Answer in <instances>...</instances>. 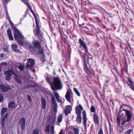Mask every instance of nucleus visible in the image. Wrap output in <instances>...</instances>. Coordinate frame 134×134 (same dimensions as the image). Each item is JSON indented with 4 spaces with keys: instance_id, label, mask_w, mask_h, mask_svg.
<instances>
[{
    "instance_id": "obj_24",
    "label": "nucleus",
    "mask_w": 134,
    "mask_h": 134,
    "mask_svg": "<svg viewBox=\"0 0 134 134\" xmlns=\"http://www.w3.org/2000/svg\"><path fill=\"white\" fill-rule=\"evenodd\" d=\"M76 113L77 114V116H80L81 111L80 110L78 106H76L75 108Z\"/></svg>"
},
{
    "instance_id": "obj_53",
    "label": "nucleus",
    "mask_w": 134,
    "mask_h": 134,
    "mask_svg": "<svg viewBox=\"0 0 134 134\" xmlns=\"http://www.w3.org/2000/svg\"><path fill=\"white\" fill-rule=\"evenodd\" d=\"M6 15H7V19H8V18H9V17H10L9 14H8V12L7 11L6 12Z\"/></svg>"
},
{
    "instance_id": "obj_31",
    "label": "nucleus",
    "mask_w": 134,
    "mask_h": 134,
    "mask_svg": "<svg viewBox=\"0 0 134 134\" xmlns=\"http://www.w3.org/2000/svg\"><path fill=\"white\" fill-rule=\"evenodd\" d=\"M39 133V130L38 129H35L33 130L32 134H38Z\"/></svg>"
},
{
    "instance_id": "obj_49",
    "label": "nucleus",
    "mask_w": 134,
    "mask_h": 134,
    "mask_svg": "<svg viewBox=\"0 0 134 134\" xmlns=\"http://www.w3.org/2000/svg\"><path fill=\"white\" fill-rule=\"evenodd\" d=\"M1 125L2 126H3L4 125V122L1 121Z\"/></svg>"
},
{
    "instance_id": "obj_13",
    "label": "nucleus",
    "mask_w": 134,
    "mask_h": 134,
    "mask_svg": "<svg viewBox=\"0 0 134 134\" xmlns=\"http://www.w3.org/2000/svg\"><path fill=\"white\" fill-rule=\"evenodd\" d=\"M11 47L13 50L14 51L18 53L21 52V51L19 49H18V46L17 44H12Z\"/></svg>"
},
{
    "instance_id": "obj_4",
    "label": "nucleus",
    "mask_w": 134,
    "mask_h": 134,
    "mask_svg": "<svg viewBox=\"0 0 134 134\" xmlns=\"http://www.w3.org/2000/svg\"><path fill=\"white\" fill-rule=\"evenodd\" d=\"M33 44L36 49L38 50L37 54H42L44 53L43 48L41 47L40 42L37 40H35L33 42Z\"/></svg>"
},
{
    "instance_id": "obj_12",
    "label": "nucleus",
    "mask_w": 134,
    "mask_h": 134,
    "mask_svg": "<svg viewBox=\"0 0 134 134\" xmlns=\"http://www.w3.org/2000/svg\"><path fill=\"white\" fill-rule=\"evenodd\" d=\"M93 120L94 122L96 124H99V118L97 114L95 113L93 115Z\"/></svg>"
},
{
    "instance_id": "obj_45",
    "label": "nucleus",
    "mask_w": 134,
    "mask_h": 134,
    "mask_svg": "<svg viewBox=\"0 0 134 134\" xmlns=\"http://www.w3.org/2000/svg\"><path fill=\"white\" fill-rule=\"evenodd\" d=\"M79 106L80 110H83V108L81 105L79 104Z\"/></svg>"
},
{
    "instance_id": "obj_26",
    "label": "nucleus",
    "mask_w": 134,
    "mask_h": 134,
    "mask_svg": "<svg viewBox=\"0 0 134 134\" xmlns=\"http://www.w3.org/2000/svg\"><path fill=\"white\" fill-rule=\"evenodd\" d=\"M15 103L14 101H12L10 102L9 104L8 107L11 108H13L15 106Z\"/></svg>"
},
{
    "instance_id": "obj_5",
    "label": "nucleus",
    "mask_w": 134,
    "mask_h": 134,
    "mask_svg": "<svg viewBox=\"0 0 134 134\" xmlns=\"http://www.w3.org/2000/svg\"><path fill=\"white\" fill-rule=\"evenodd\" d=\"M35 60L34 59L29 58L28 59L26 63V68L27 69H31L35 64Z\"/></svg>"
},
{
    "instance_id": "obj_61",
    "label": "nucleus",
    "mask_w": 134,
    "mask_h": 134,
    "mask_svg": "<svg viewBox=\"0 0 134 134\" xmlns=\"http://www.w3.org/2000/svg\"><path fill=\"white\" fill-rule=\"evenodd\" d=\"M3 2H7V0H3Z\"/></svg>"
},
{
    "instance_id": "obj_7",
    "label": "nucleus",
    "mask_w": 134,
    "mask_h": 134,
    "mask_svg": "<svg viewBox=\"0 0 134 134\" xmlns=\"http://www.w3.org/2000/svg\"><path fill=\"white\" fill-rule=\"evenodd\" d=\"M19 124L20 125L22 130H24L25 124V119L24 118L22 117L20 119L19 122Z\"/></svg>"
},
{
    "instance_id": "obj_14",
    "label": "nucleus",
    "mask_w": 134,
    "mask_h": 134,
    "mask_svg": "<svg viewBox=\"0 0 134 134\" xmlns=\"http://www.w3.org/2000/svg\"><path fill=\"white\" fill-rule=\"evenodd\" d=\"M14 36L16 40L18 42V44L21 46H23L24 45L23 42L21 40H19L18 35L16 33H15L14 34Z\"/></svg>"
},
{
    "instance_id": "obj_10",
    "label": "nucleus",
    "mask_w": 134,
    "mask_h": 134,
    "mask_svg": "<svg viewBox=\"0 0 134 134\" xmlns=\"http://www.w3.org/2000/svg\"><path fill=\"white\" fill-rule=\"evenodd\" d=\"M52 103L54 105V110L55 113H56L57 111L58 105L56 103L55 99L54 97H53L52 98Z\"/></svg>"
},
{
    "instance_id": "obj_51",
    "label": "nucleus",
    "mask_w": 134,
    "mask_h": 134,
    "mask_svg": "<svg viewBox=\"0 0 134 134\" xmlns=\"http://www.w3.org/2000/svg\"><path fill=\"white\" fill-rule=\"evenodd\" d=\"M107 41H108V40L107 39H106V41L105 39V40L104 42L105 44H106L107 46L108 45V43L107 42Z\"/></svg>"
},
{
    "instance_id": "obj_34",
    "label": "nucleus",
    "mask_w": 134,
    "mask_h": 134,
    "mask_svg": "<svg viewBox=\"0 0 134 134\" xmlns=\"http://www.w3.org/2000/svg\"><path fill=\"white\" fill-rule=\"evenodd\" d=\"M75 134H79V131L77 128H74L73 129Z\"/></svg>"
},
{
    "instance_id": "obj_30",
    "label": "nucleus",
    "mask_w": 134,
    "mask_h": 134,
    "mask_svg": "<svg viewBox=\"0 0 134 134\" xmlns=\"http://www.w3.org/2000/svg\"><path fill=\"white\" fill-rule=\"evenodd\" d=\"M74 90L76 93V94H77V95L79 97H80V93H79V92L77 90V89L76 88H74Z\"/></svg>"
},
{
    "instance_id": "obj_33",
    "label": "nucleus",
    "mask_w": 134,
    "mask_h": 134,
    "mask_svg": "<svg viewBox=\"0 0 134 134\" xmlns=\"http://www.w3.org/2000/svg\"><path fill=\"white\" fill-rule=\"evenodd\" d=\"M54 127L53 125H52L51 126V130L52 134H54Z\"/></svg>"
},
{
    "instance_id": "obj_22",
    "label": "nucleus",
    "mask_w": 134,
    "mask_h": 134,
    "mask_svg": "<svg viewBox=\"0 0 134 134\" xmlns=\"http://www.w3.org/2000/svg\"><path fill=\"white\" fill-rule=\"evenodd\" d=\"M82 117L81 116H77L76 120L77 122L79 124H80L81 122Z\"/></svg>"
},
{
    "instance_id": "obj_15",
    "label": "nucleus",
    "mask_w": 134,
    "mask_h": 134,
    "mask_svg": "<svg viewBox=\"0 0 134 134\" xmlns=\"http://www.w3.org/2000/svg\"><path fill=\"white\" fill-rule=\"evenodd\" d=\"M82 113L83 114V124L84 125V126L86 127L87 125L86 122L87 121L86 114L85 111H83L82 112Z\"/></svg>"
},
{
    "instance_id": "obj_37",
    "label": "nucleus",
    "mask_w": 134,
    "mask_h": 134,
    "mask_svg": "<svg viewBox=\"0 0 134 134\" xmlns=\"http://www.w3.org/2000/svg\"><path fill=\"white\" fill-rule=\"evenodd\" d=\"M24 68L25 66L23 65H20L19 66V69L21 71H23L24 70Z\"/></svg>"
},
{
    "instance_id": "obj_48",
    "label": "nucleus",
    "mask_w": 134,
    "mask_h": 134,
    "mask_svg": "<svg viewBox=\"0 0 134 134\" xmlns=\"http://www.w3.org/2000/svg\"><path fill=\"white\" fill-rule=\"evenodd\" d=\"M58 102L59 103H61L62 102V100L61 99H59V98L56 99Z\"/></svg>"
},
{
    "instance_id": "obj_40",
    "label": "nucleus",
    "mask_w": 134,
    "mask_h": 134,
    "mask_svg": "<svg viewBox=\"0 0 134 134\" xmlns=\"http://www.w3.org/2000/svg\"><path fill=\"white\" fill-rule=\"evenodd\" d=\"M54 95L56 99L59 98V96L58 93L56 92L55 93Z\"/></svg>"
},
{
    "instance_id": "obj_42",
    "label": "nucleus",
    "mask_w": 134,
    "mask_h": 134,
    "mask_svg": "<svg viewBox=\"0 0 134 134\" xmlns=\"http://www.w3.org/2000/svg\"><path fill=\"white\" fill-rule=\"evenodd\" d=\"M35 87V86L34 85H29L28 86H26L25 87L26 88H31V87Z\"/></svg>"
},
{
    "instance_id": "obj_1",
    "label": "nucleus",
    "mask_w": 134,
    "mask_h": 134,
    "mask_svg": "<svg viewBox=\"0 0 134 134\" xmlns=\"http://www.w3.org/2000/svg\"><path fill=\"white\" fill-rule=\"evenodd\" d=\"M45 79L46 82L49 84L53 91H55L60 90L62 88L63 84L59 77L53 78L52 77L47 75Z\"/></svg>"
},
{
    "instance_id": "obj_23",
    "label": "nucleus",
    "mask_w": 134,
    "mask_h": 134,
    "mask_svg": "<svg viewBox=\"0 0 134 134\" xmlns=\"http://www.w3.org/2000/svg\"><path fill=\"white\" fill-rule=\"evenodd\" d=\"M79 44L81 45L83 47L86 46V44L83 41L81 38H80L79 40Z\"/></svg>"
},
{
    "instance_id": "obj_50",
    "label": "nucleus",
    "mask_w": 134,
    "mask_h": 134,
    "mask_svg": "<svg viewBox=\"0 0 134 134\" xmlns=\"http://www.w3.org/2000/svg\"><path fill=\"white\" fill-rule=\"evenodd\" d=\"M55 120H56V118L55 117H54L52 122V123L53 124H54L55 123Z\"/></svg>"
},
{
    "instance_id": "obj_27",
    "label": "nucleus",
    "mask_w": 134,
    "mask_h": 134,
    "mask_svg": "<svg viewBox=\"0 0 134 134\" xmlns=\"http://www.w3.org/2000/svg\"><path fill=\"white\" fill-rule=\"evenodd\" d=\"M8 109L6 108H2L1 110V115H2Z\"/></svg>"
},
{
    "instance_id": "obj_8",
    "label": "nucleus",
    "mask_w": 134,
    "mask_h": 134,
    "mask_svg": "<svg viewBox=\"0 0 134 134\" xmlns=\"http://www.w3.org/2000/svg\"><path fill=\"white\" fill-rule=\"evenodd\" d=\"M11 89L9 86L5 85L3 84L0 85V89L3 92H8Z\"/></svg>"
},
{
    "instance_id": "obj_38",
    "label": "nucleus",
    "mask_w": 134,
    "mask_h": 134,
    "mask_svg": "<svg viewBox=\"0 0 134 134\" xmlns=\"http://www.w3.org/2000/svg\"><path fill=\"white\" fill-rule=\"evenodd\" d=\"M83 48L85 49V52L87 54H89L90 55V54L88 52V48H87V46H86L85 47H83Z\"/></svg>"
},
{
    "instance_id": "obj_46",
    "label": "nucleus",
    "mask_w": 134,
    "mask_h": 134,
    "mask_svg": "<svg viewBox=\"0 0 134 134\" xmlns=\"http://www.w3.org/2000/svg\"><path fill=\"white\" fill-rule=\"evenodd\" d=\"M130 87L132 90L134 91V86H133V84L131 85V86H130Z\"/></svg>"
},
{
    "instance_id": "obj_2",
    "label": "nucleus",
    "mask_w": 134,
    "mask_h": 134,
    "mask_svg": "<svg viewBox=\"0 0 134 134\" xmlns=\"http://www.w3.org/2000/svg\"><path fill=\"white\" fill-rule=\"evenodd\" d=\"M4 74L6 76V79L7 81H8L10 80L12 75H13L18 77L17 78H16V80L17 82L19 84L21 83V80L19 78L14 70L12 69L11 70L5 71H4Z\"/></svg>"
},
{
    "instance_id": "obj_47",
    "label": "nucleus",
    "mask_w": 134,
    "mask_h": 134,
    "mask_svg": "<svg viewBox=\"0 0 134 134\" xmlns=\"http://www.w3.org/2000/svg\"><path fill=\"white\" fill-rule=\"evenodd\" d=\"M3 50L4 52H8L9 51L8 48H4L3 49Z\"/></svg>"
},
{
    "instance_id": "obj_29",
    "label": "nucleus",
    "mask_w": 134,
    "mask_h": 134,
    "mask_svg": "<svg viewBox=\"0 0 134 134\" xmlns=\"http://www.w3.org/2000/svg\"><path fill=\"white\" fill-rule=\"evenodd\" d=\"M84 69L86 73H88V68L87 67V64L86 63H85L84 65Z\"/></svg>"
},
{
    "instance_id": "obj_25",
    "label": "nucleus",
    "mask_w": 134,
    "mask_h": 134,
    "mask_svg": "<svg viewBox=\"0 0 134 134\" xmlns=\"http://www.w3.org/2000/svg\"><path fill=\"white\" fill-rule=\"evenodd\" d=\"M63 115L62 114L59 115L57 118L58 122L60 123L62 121Z\"/></svg>"
},
{
    "instance_id": "obj_9",
    "label": "nucleus",
    "mask_w": 134,
    "mask_h": 134,
    "mask_svg": "<svg viewBox=\"0 0 134 134\" xmlns=\"http://www.w3.org/2000/svg\"><path fill=\"white\" fill-rule=\"evenodd\" d=\"M15 29L16 30L14 32H15L14 33H16L17 35H18V37H19V39L20 40H24L25 39L24 37L23 36V35L22 34V33L20 32L19 30L18 29H16L15 28Z\"/></svg>"
},
{
    "instance_id": "obj_64",
    "label": "nucleus",
    "mask_w": 134,
    "mask_h": 134,
    "mask_svg": "<svg viewBox=\"0 0 134 134\" xmlns=\"http://www.w3.org/2000/svg\"><path fill=\"white\" fill-rule=\"evenodd\" d=\"M93 56H92L90 58V59H92L93 58Z\"/></svg>"
},
{
    "instance_id": "obj_59",
    "label": "nucleus",
    "mask_w": 134,
    "mask_h": 134,
    "mask_svg": "<svg viewBox=\"0 0 134 134\" xmlns=\"http://www.w3.org/2000/svg\"><path fill=\"white\" fill-rule=\"evenodd\" d=\"M59 134H63V132L62 131H61L60 132Z\"/></svg>"
},
{
    "instance_id": "obj_52",
    "label": "nucleus",
    "mask_w": 134,
    "mask_h": 134,
    "mask_svg": "<svg viewBox=\"0 0 134 134\" xmlns=\"http://www.w3.org/2000/svg\"><path fill=\"white\" fill-rule=\"evenodd\" d=\"M6 119L5 116H4L3 118H1V121L4 122Z\"/></svg>"
},
{
    "instance_id": "obj_20",
    "label": "nucleus",
    "mask_w": 134,
    "mask_h": 134,
    "mask_svg": "<svg viewBox=\"0 0 134 134\" xmlns=\"http://www.w3.org/2000/svg\"><path fill=\"white\" fill-rule=\"evenodd\" d=\"M8 18H8V20L9 21L10 23L11 26L13 28L14 31H15L16 30H15V28L16 29H17V28L14 26V24H13V23L12 22V21H11V20H10V17H9Z\"/></svg>"
},
{
    "instance_id": "obj_6",
    "label": "nucleus",
    "mask_w": 134,
    "mask_h": 134,
    "mask_svg": "<svg viewBox=\"0 0 134 134\" xmlns=\"http://www.w3.org/2000/svg\"><path fill=\"white\" fill-rule=\"evenodd\" d=\"M36 23V29L35 30H34V32L35 34V36H39L40 35V29L38 26V22L37 20L35 18Z\"/></svg>"
},
{
    "instance_id": "obj_44",
    "label": "nucleus",
    "mask_w": 134,
    "mask_h": 134,
    "mask_svg": "<svg viewBox=\"0 0 134 134\" xmlns=\"http://www.w3.org/2000/svg\"><path fill=\"white\" fill-rule=\"evenodd\" d=\"M128 81L130 83L131 85L133 84V82H132L130 78H128Z\"/></svg>"
},
{
    "instance_id": "obj_56",
    "label": "nucleus",
    "mask_w": 134,
    "mask_h": 134,
    "mask_svg": "<svg viewBox=\"0 0 134 134\" xmlns=\"http://www.w3.org/2000/svg\"><path fill=\"white\" fill-rule=\"evenodd\" d=\"M127 44H128V47H129V48L130 49H131V48L130 47V44L128 42H127Z\"/></svg>"
},
{
    "instance_id": "obj_19",
    "label": "nucleus",
    "mask_w": 134,
    "mask_h": 134,
    "mask_svg": "<svg viewBox=\"0 0 134 134\" xmlns=\"http://www.w3.org/2000/svg\"><path fill=\"white\" fill-rule=\"evenodd\" d=\"M28 48L29 50L31 52L34 53H35L37 52L36 49L34 47L32 46H29Z\"/></svg>"
},
{
    "instance_id": "obj_57",
    "label": "nucleus",
    "mask_w": 134,
    "mask_h": 134,
    "mask_svg": "<svg viewBox=\"0 0 134 134\" xmlns=\"http://www.w3.org/2000/svg\"><path fill=\"white\" fill-rule=\"evenodd\" d=\"M122 111V110H121V109H120V111H119V113H118V115H119L121 112Z\"/></svg>"
},
{
    "instance_id": "obj_55",
    "label": "nucleus",
    "mask_w": 134,
    "mask_h": 134,
    "mask_svg": "<svg viewBox=\"0 0 134 134\" xmlns=\"http://www.w3.org/2000/svg\"><path fill=\"white\" fill-rule=\"evenodd\" d=\"M4 57V55L2 54H1L0 57L1 58H3Z\"/></svg>"
},
{
    "instance_id": "obj_32",
    "label": "nucleus",
    "mask_w": 134,
    "mask_h": 134,
    "mask_svg": "<svg viewBox=\"0 0 134 134\" xmlns=\"http://www.w3.org/2000/svg\"><path fill=\"white\" fill-rule=\"evenodd\" d=\"M132 130V129L128 130L124 132V134H131Z\"/></svg>"
},
{
    "instance_id": "obj_18",
    "label": "nucleus",
    "mask_w": 134,
    "mask_h": 134,
    "mask_svg": "<svg viewBox=\"0 0 134 134\" xmlns=\"http://www.w3.org/2000/svg\"><path fill=\"white\" fill-rule=\"evenodd\" d=\"M41 100L42 103V108L43 109H44L46 107V100L43 97H42Z\"/></svg>"
},
{
    "instance_id": "obj_41",
    "label": "nucleus",
    "mask_w": 134,
    "mask_h": 134,
    "mask_svg": "<svg viewBox=\"0 0 134 134\" xmlns=\"http://www.w3.org/2000/svg\"><path fill=\"white\" fill-rule=\"evenodd\" d=\"M27 99L30 102H32V99L31 96L30 95H28L27 96Z\"/></svg>"
},
{
    "instance_id": "obj_62",
    "label": "nucleus",
    "mask_w": 134,
    "mask_h": 134,
    "mask_svg": "<svg viewBox=\"0 0 134 134\" xmlns=\"http://www.w3.org/2000/svg\"><path fill=\"white\" fill-rule=\"evenodd\" d=\"M116 73H117V74H119V72H118V71L117 70H116Z\"/></svg>"
},
{
    "instance_id": "obj_3",
    "label": "nucleus",
    "mask_w": 134,
    "mask_h": 134,
    "mask_svg": "<svg viewBox=\"0 0 134 134\" xmlns=\"http://www.w3.org/2000/svg\"><path fill=\"white\" fill-rule=\"evenodd\" d=\"M123 110L125 112L126 116L127 117V119L126 120L122 122L121 124V127L124 125L126 122H128V123L126 124L125 126L126 127L129 128L130 124L129 123V122L131 120L132 118V113L130 110L125 109H124Z\"/></svg>"
},
{
    "instance_id": "obj_16",
    "label": "nucleus",
    "mask_w": 134,
    "mask_h": 134,
    "mask_svg": "<svg viewBox=\"0 0 134 134\" xmlns=\"http://www.w3.org/2000/svg\"><path fill=\"white\" fill-rule=\"evenodd\" d=\"M7 34L10 40L11 41L13 40V38L10 29H8L7 30Z\"/></svg>"
},
{
    "instance_id": "obj_39",
    "label": "nucleus",
    "mask_w": 134,
    "mask_h": 134,
    "mask_svg": "<svg viewBox=\"0 0 134 134\" xmlns=\"http://www.w3.org/2000/svg\"><path fill=\"white\" fill-rule=\"evenodd\" d=\"M3 99L4 97L3 94L1 93H0V103L3 101Z\"/></svg>"
},
{
    "instance_id": "obj_63",
    "label": "nucleus",
    "mask_w": 134,
    "mask_h": 134,
    "mask_svg": "<svg viewBox=\"0 0 134 134\" xmlns=\"http://www.w3.org/2000/svg\"><path fill=\"white\" fill-rule=\"evenodd\" d=\"M31 11L32 12V13L34 14V13L33 12V10H32L31 9Z\"/></svg>"
},
{
    "instance_id": "obj_36",
    "label": "nucleus",
    "mask_w": 134,
    "mask_h": 134,
    "mask_svg": "<svg viewBox=\"0 0 134 134\" xmlns=\"http://www.w3.org/2000/svg\"><path fill=\"white\" fill-rule=\"evenodd\" d=\"M117 125L119 126H120V120L119 117H118L117 119Z\"/></svg>"
},
{
    "instance_id": "obj_60",
    "label": "nucleus",
    "mask_w": 134,
    "mask_h": 134,
    "mask_svg": "<svg viewBox=\"0 0 134 134\" xmlns=\"http://www.w3.org/2000/svg\"><path fill=\"white\" fill-rule=\"evenodd\" d=\"M108 81L107 80L105 81V84L106 83H108Z\"/></svg>"
},
{
    "instance_id": "obj_43",
    "label": "nucleus",
    "mask_w": 134,
    "mask_h": 134,
    "mask_svg": "<svg viewBox=\"0 0 134 134\" xmlns=\"http://www.w3.org/2000/svg\"><path fill=\"white\" fill-rule=\"evenodd\" d=\"M98 134H103V132L102 129H100Z\"/></svg>"
},
{
    "instance_id": "obj_58",
    "label": "nucleus",
    "mask_w": 134,
    "mask_h": 134,
    "mask_svg": "<svg viewBox=\"0 0 134 134\" xmlns=\"http://www.w3.org/2000/svg\"><path fill=\"white\" fill-rule=\"evenodd\" d=\"M103 28H105V29H106V26L105 25H103Z\"/></svg>"
},
{
    "instance_id": "obj_21",
    "label": "nucleus",
    "mask_w": 134,
    "mask_h": 134,
    "mask_svg": "<svg viewBox=\"0 0 134 134\" xmlns=\"http://www.w3.org/2000/svg\"><path fill=\"white\" fill-rule=\"evenodd\" d=\"M8 18H8V20L9 21L10 23L11 26L13 28L14 31H15L16 30H15V28L16 29H17V28L14 26V24H13V23L12 22V21H11V20H10V17H9Z\"/></svg>"
},
{
    "instance_id": "obj_28",
    "label": "nucleus",
    "mask_w": 134,
    "mask_h": 134,
    "mask_svg": "<svg viewBox=\"0 0 134 134\" xmlns=\"http://www.w3.org/2000/svg\"><path fill=\"white\" fill-rule=\"evenodd\" d=\"M50 125L49 124H48L47 126L45 127V130L47 133H49L50 131Z\"/></svg>"
},
{
    "instance_id": "obj_35",
    "label": "nucleus",
    "mask_w": 134,
    "mask_h": 134,
    "mask_svg": "<svg viewBox=\"0 0 134 134\" xmlns=\"http://www.w3.org/2000/svg\"><path fill=\"white\" fill-rule=\"evenodd\" d=\"M91 111L92 112H94L95 111V108L93 105H92L91 106Z\"/></svg>"
},
{
    "instance_id": "obj_54",
    "label": "nucleus",
    "mask_w": 134,
    "mask_h": 134,
    "mask_svg": "<svg viewBox=\"0 0 134 134\" xmlns=\"http://www.w3.org/2000/svg\"><path fill=\"white\" fill-rule=\"evenodd\" d=\"M8 113H7L6 114L5 116H5V118L6 119L8 116Z\"/></svg>"
},
{
    "instance_id": "obj_11",
    "label": "nucleus",
    "mask_w": 134,
    "mask_h": 134,
    "mask_svg": "<svg viewBox=\"0 0 134 134\" xmlns=\"http://www.w3.org/2000/svg\"><path fill=\"white\" fill-rule=\"evenodd\" d=\"M71 110V106L69 105H68L66 106L64 112L65 116L68 115V114L70 113Z\"/></svg>"
},
{
    "instance_id": "obj_17",
    "label": "nucleus",
    "mask_w": 134,
    "mask_h": 134,
    "mask_svg": "<svg viewBox=\"0 0 134 134\" xmlns=\"http://www.w3.org/2000/svg\"><path fill=\"white\" fill-rule=\"evenodd\" d=\"M71 94L69 91H67L65 95L66 99L69 102H70L71 99L70 98Z\"/></svg>"
}]
</instances>
